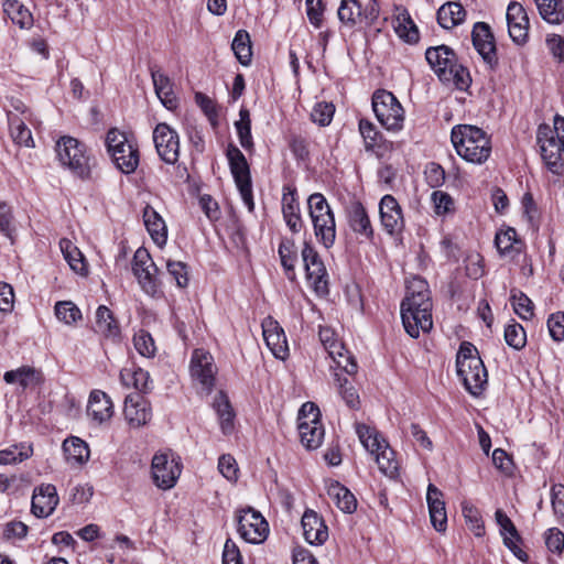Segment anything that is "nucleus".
Returning a JSON list of instances; mask_svg holds the SVG:
<instances>
[{
    "label": "nucleus",
    "mask_w": 564,
    "mask_h": 564,
    "mask_svg": "<svg viewBox=\"0 0 564 564\" xmlns=\"http://www.w3.org/2000/svg\"><path fill=\"white\" fill-rule=\"evenodd\" d=\"M425 58L443 84L453 85L462 91H467L470 87L471 77L468 68L458 63L456 53L449 46L442 44L429 47Z\"/></svg>",
    "instance_id": "obj_1"
},
{
    "label": "nucleus",
    "mask_w": 564,
    "mask_h": 564,
    "mask_svg": "<svg viewBox=\"0 0 564 564\" xmlns=\"http://www.w3.org/2000/svg\"><path fill=\"white\" fill-rule=\"evenodd\" d=\"M451 140L457 154L469 163L482 164L490 156V138L481 128L457 124L452 129Z\"/></svg>",
    "instance_id": "obj_2"
},
{
    "label": "nucleus",
    "mask_w": 564,
    "mask_h": 564,
    "mask_svg": "<svg viewBox=\"0 0 564 564\" xmlns=\"http://www.w3.org/2000/svg\"><path fill=\"white\" fill-rule=\"evenodd\" d=\"M456 368L465 389L474 397L481 395L488 383V373L477 348L471 343L460 344L456 355Z\"/></svg>",
    "instance_id": "obj_3"
},
{
    "label": "nucleus",
    "mask_w": 564,
    "mask_h": 564,
    "mask_svg": "<svg viewBox=\"0 0 564 564\" xmlns=\"http://www.w3.org/2000/svg\"><path fill=\"white\" fill-rule=\"evenodd\" d=\"M431 293L405 295L401 303V318L405 332L417 338L420 332H429L433 326Z\"/></svg>",
    "instance_id": "obj_4"
},
{
    "label": "nucleus",
    "mask_w": 564,
    "mask_h": 564,
    "mask_svg": "<svg viewBox=\"0 0 564 564\" xmlns=\"http://www.w3.org/2000/svg\"><path fill=\"white\" fill-rule=\"evenodd\" d=\"M307 207L315 237L326 249L332 248L336 239V221L327 199L321 193H313L307 198Z\"/></svg>",
    "instance_id": "obj_5"
},
{
    "label": "nucleus",
    "mask_w": 564,
    "mask_h": 564,
    "mask_svg": "<svg viewBox=\"0 0 564 564\" xmlns=\"http://www.w3.org/2000/svg\"><path fill=\"white\" fill-rule=\"evenodd\" d=\"M372 109L382 127L399 131L403 127L404 110L397 97L388 90L378 89L372 96Z\"/></svg>",
    "instance_id": "obj_6"
},
{
    "label": "nucleus",
    "mask_w": 564,
    "mask_h": 564,
    "mask_svg": "<svg viewBox=\"0 0 564 564\" xmlns=\"http://www.w3.org/2000/svg\"><path fill=\"white\" fill-rule=\"evenodd\" d=\"M58 160L80 178H88L90 175L89 158L86 154V147L73 137H62L56 143Z\"/></svg>",
    "instance_id": "obj_7"
},
{
    "label": "nucleus",
    "mask_w": 564,
    "mask_h": 564,
    "mask_svg": "<svg viewBox=\"0 0 564 564\" xmlns=\"http://www.w3.org/2000/svg\"><path fill=\"white\" fill-rule=\"evenodd\" d=\"M297 430L304 447L316 449L321 446L325 432L319 419V410L314 403L306 402L300 409Z\"/></svg>",
    "instance_id": "obj_8"
},
{
    "label": "nucleus",
    "mask_w": 564,
    "mask_h": 564,
    "mask_svg": "<svg viewBox=\"0 0 564 564\" xmlns=\"http://www.w3.org/2000/svg\"><path fill=\"white\" fill-rule=\"evenodd\" d=\"M564 135L555 137L554 131L547 124H541L538 129L536 140L540 145L541 156L547 169L554 174H562L564 167Z\"/></svg>",
    "instance_id": "obj_9"
},
{
    "label": "nucleus",
    "mask_w": 564,
    "mask_h": 564,
    "mask_svg": "<svg viewBox=\"0 0 564 564\" xmlns=\"http://www.w3.org/2000/svg\"><path fill=\"white\" fill-rule=\"evenodd\" d=\"M301 257L307 280L312 284L315 293L317 295H327L329 293L328 274L323 260L311 241H304Z\"/></svg>",
    "instance_id": "obj_10"
},
{
    "label": "nucleus",
    "mask_w": 564,
    "mask_h": 564,
    "mask_svg": "<svg viewBox=\"0 0 564 564\" xmlns=\"http://www.w3.org/2000/svg\"><path fill=\"white\" fill-rule=\"evenodd\" d=\"M153 142L160 159L166 164H175L180 158V137L176 130L160 122L153 130Z\"/></svg>",
    "instance_id": "obj_11"
},
{
    "label": "nucleus",
    "mask_w": 564,
    "mask_h": 564,
    "mask_svg": "<svg viewBox=\"0 0 564 564\" xmlns=\"http://www.w3.org/2000/svg\"><path fill=\"white\" fill-rule=\"evenodd\" d=\"M238 532L249 543H262L268 535L269 527L260 512L252 508L243 509L237 517Z\"/></svg>",
    "instance_id": "obj_12"
},
{
    "label": "nucleus",
    "mask_w": 564,
    "mask_h": 564,
    "mask_svg": "<svg viewBox=\"0 0 564 564\" xmlns=\"http://www.w3.org/2000/svg\"><path fill=\"white\" fill-rule=\"evenodd\" d=\"M132 271L142 289L154 295L159 290V269L147 249L139 248L133 256Z\"/></svg>",
    "instance_id": "obj_13"
},
{
    "label": "nucleus",
    "mask_w": 564,
    "mask_h": 564,
    "mask_svg": "<svg viewBox=\"0 0 564 564\" xmlns=\"http://www.w3.org/2000/svg\"><path fill=\"white\" fill-rule=\"evenodd\" d=\"M152 478L161 489H171L175 486L181 475V465L174 459H169L166 454H155L152 458Z\"/></svg>",
    "instance_id": "obj_14"
},
{
    "label": "nucleus",
    "mask_w": 564,
    "mask_h": 564,
    "mask_svg": "<svg viewBox=\"0 0 564 564\" xmlns=\"http://www.w3.org/2000/svg\"><path fill=\"white\" fill-rule=\"evenodd\" d=\"M473 44L482 59L494 69L498 64L497 50L490 26L485 22H477L471 32Z\"/></svg>",
    "instance_id": "obj_15"
},
{
    "label": "nucleus",
    "mask_w": 564,
    "mask_h": 564,
    "mask_svg": "<svg viewBox=\"0 0 564 564\" xmlns=\"http://www.w3.org/2000/svg\"><path fill=\"white\" fill-rule=\"evenodd\" d=\"M123 414L131 427H141L150 422L152 409L143 395L131 393L126 397Z\"/></svg>",
    "instance_id": "obj_16"
},
{
    "label": "nucleus",
    "mask_w": 564,
    "mask_h": 564,
    "mask_svg": "<svg viewBox=\"0 0 564 564\" xmlns=\"http://www.w3.org/2000/svg\"><path fill=\"white\" fill-rule=\"evenodd\" d=\"M380 220L383 229L391 236L403 230L402 209L392 195H384L379 204Z\"/></svg>",
    "instance_id": "obj_17"
},
{
    "label": "nucleus",
    "mask_w": 564,
    "mask_h": 564,
    "mask_svg": "<svg viewBox=\"0 0 564 564\" xmlns=\"http://www.w3.org/2000/svg\"><path fill=\"white\" fill-rule=\"evenodd\" d=\"M56 487L51 484H42L34 489L31 511L36 518L51 516L58 505Z\"/></svg>",
    "instance_id": "obj_18"
},
{
    "label": "nucleus",
    "mask_w": 564,
    "mask_h": 564,
    "mask_svg": "<svg viewBox=\"0 0 564 564\" xmlns=\"http://www.w3.org/2000/svg\"><path fill=\"white\" fill-rule=\"evenodd\" d=\"M509 35L517 44L525 43L528 39L529 18L519 2L511 1L507 9Z\"/></svg>",
    "instance_id": "obj_19"
},
{
    "label": "nucleus",
    "mask_w": 564,
    "mask_h": 564,
    "mask_svg": "<svg viewBox=\"0 0 564 564\" xmlns=\"http://www.w3.org/2000/svg\"><path fill=\"white\" fill-rule=\"evenodd\" d=\"M349 228L366 240H372L375 236L373 227L365 206L359 202H351L346 209Z\"/></svg>",
    "instance_id": "obj_20"
},
{
    "label": "nucleus",
    "mask_w": 564,
    "mask_h": 564,
    "mask_svg": "<svg viewBox=\"0 0 564 564\" xmlns=\"http://www.w3.org/2000/svg\"><path fill=\"white\" fill-rule=\"evenodd\" d=\"M303 535L307 543L321 545L328 538V529L323 518L312 509H306L301 520Z\"/></svg>",
    "instance_id": "obj_21"
},
{
    "label": "nucleus",
    "mask_w": 564,
    "mask_h": 564,
    "mask_svg": "<svg viewBox=\"0 0 564 564\" xmlns=\"http://www.w3.org/2000/svg\"><path fill=\"white\" fill-rule=\"evenodd\" d=\"M191 375L207 389H210L214 386L215 377L213 356L208 351L203 349H195L193 351Z\"/></svg>",
    "instance_id": "obj_22"
},
{
    "label": "nucleus",
    "mask_w": 564,
    "mask_h": 564,
    "mask_svg": "<svg viewBox=\"0 0 564 564\" xmlns=\"http://www.w3.org/2000/svg\"><path fill=\"white\" fill-rule=\"evenodd\" d=\"M94 332L112 343L121 339L119 323L112 312L105 305L98 306L96 311Z\"/></svg>",
    "instance_id": "obj_23"
},
{
    "label": "nucleus",
    "mask_w": 564,
    "mask_h": 564,
    "mask_svg": "<svg viewBox=\"0 0 564 564\" xmlns=\"http://www.w3.org/2000/svg\"><path fill=\"white\" fill-rule=\"evenodd\" d=\"M426 501L430 511L431 523L438 532H444L447 524V516L443 492L433 484L427 487Z\"/></svg>",
    "instance_id": "obj_24"
},
{
    "label": "nucleus",
    "mask_w": 564,
    "mask_h": 564,
    "mask_svg": "<svg viewBox=\"0 0 564 564\" xmlns=\"http://www.w3.org/2000/svg\"><path fill=\"white\" fill-rule=\"evenodd\" d=\"M3 380L8 384H19L22 391L41 386L44 381L43 372L34 367L22 366L14 370L6 371Z\"/></svg>",
    "instance_id": "obj_25"
},
{
    "label": "nucleus",
    "mask_w": 564,
    "mask_h": 564,
    "mask_svg": "<svg viewBox=\"0 0 564 564\" xmlns=\"http://www.w3.org/2000/svg\"><path fill=\"white\" fill-rule=\"evenodd\" d=\"M87 414L99 424L109 421L113 415V404L110 397L101 390L91 391Z\"/></svg>",
    "instance_id": "obj_26"
},
{
    "label": "nucleus",
    "mask_w": 564,
    "mask_h": 564,
    "mask_svg": "<svg viewBox=\"0 0 564 564\" xmlns=\"http://www.w3.org/2000/svg\"><path fill=\"white\" fill-rule=\"evenodd\" d=\"M495 245L501 257L511 259L522 253L524 249V242L518 238L516 229L511 227L496 234Z\"/></svg>",
    "instance_id": "obj_27"
},
{
    "label": "nucleus",
    "mask_w": 564,
    "mask_h": 564,
    "mask_svg": "<svg viewBox=\"0 0 564 564\" xmlns=\"http://www.w3.org/2000/svg\"><path fill=\"white\" fill-rule=\"evenodd\" d=\"M213 408L217 413L221 432L225 435L231 434L235 427L236 414L224 391L217 392L213 401Z\"/></svg>",
    "instance_id": "obj_28"
},
{
    "label": "nucleus",
    "mask_w": 564,
    "mask_h": 564,
    "mask_svg": "<svg viewBox=\"0 0 564 564\" xmlns=\"http://www.w3.org/2000/svg\"><path fill=\"white\" fill-rule=\"evenodd\" d=\"M151 77L155 94L165 108L172 110L177 106V99L173 91V84L170 78L160 69L151 68Z\"/></svg>",
    "instance_id": "obj_29"
},
{
    "label": "nucleus",
    "mask_w": 564,
    "mask_h": 564,
    "mask_svg": "<svg viewBox=\"0 0 564 564\" xmlns=\"http://www.w3.org/2000/svg\"><path fill=\"white\" fill-rule=\"evenodd\" d=\"M120 381L126 387H133L138 394H145L152 390L150 375L141 368H123L120 371Z\"/></svg>",
    "instance_id": "obj_30"
},
{
    "label": "nucleus",
    "mask_w": 564,
    "mask_h": 564,
    "mask_svg": "<svg viewBox=\"0 0 564 564\" xmlns=\"http://www.w3.org/2000/svg\"><path fill=\"white\" fill-rule=\"evenodd\" d=\"M143 221L151 238L158 243L163 245L166 242L167 229L163 218L150 205L143 209Z\"/></svg>",
    "instance_id": "obj_31"
},
{
    "label": "nucleus",
    "mask_w": 564,
    "mask_h": 564,
    "mask_svg": "<svg viewBox=\"0 0 564 564\" xmlns=\"http://www.w3.org/2000/svg\"><path fill=\"white\" fill-rule=\"evenodd\" d=\"M466 17V11L459 2L449 1L444 3L437 10V22L446 30H451L454 26L460 24Z\"/></svg>",
    "instance_id": "obj_32"
},
{
    "label": "nucleus",
    "mask_w": 564,
    "mask_h": 564,
    "mask_svg": "<svg viewBox=\"0 0 564 564\" xmlns=\"http://www.w3.org/2000/svg\"><path fill=\"white\" fill-rule=\"evenodd\" d=\"M106 145L109 154L111 155L117 150H121L122 152L128 151V164L122 163L127 170L132 169V164L135 162V155L133 152V143L129 142L126 134L120 132L117 129H110L107 132L106 137Z\"/></svg>",
    "instance_id": "obj_33"
},
{
    "label": "nucleus",
    "mask_w": 564,
    "mask_h": 564,
    "mask_svg": "<svg viewBox=\"0 0 564 564\" xmlns=\"http://www.w3.org/2000/svg\"><path fill=\"white\" fill-rule=\"evenodd\" d=\"M327 494L343 512L352 513L356 511L357 500L354 494L338 481L328 487Z\"/></svg>",
    "instance_id": "obj_34"
},
{
    "label": "nucleus",
    "mask_w": 564,
    "mask_h": 564,
    "mask_svg": "<svg viewBox=\"0 0 564 564\" xmlns=\"http://www.w3.org/2000/svg\"><path fill=\"white\" fill-rule=\"evenodd\" d=\"M356 433L366 451L372 455L382 449L383 444H389L375 427L364 423H356Z\"/></svg>",
    "instance_id": "obj_35"
},
{
    "label": "nucleus",
    "mask_w": 564,
    "mask_h": 564,
    "mask_svg": "<svg viewBox=\"0 0 564 564\" xmlns=\"http://www.w3.org/2000/svg\"><path fill=\"white\" fill-rule=\"evenodd\" d=\"M356 433L366 451L372 455L382 449L383 444H389L375 427L364 423H356Z\"/></svg>",
    "instance_id": "obj_36"
},
{
    "label": "nucleus",
    "mask_w": 564,
    "mask_h": 564,
    "mask_svg": "<svg viewBox=\"0 0 564 564\" xmlns=\"http://www.w3.org/2000/svg\"><path fill=\"white\" fill-rule=\"evenodd\" d=\"M541 18L551 24L564 21V0H535Z\"/></svg>",
    "instance_id": "obj_37"
},
{
    "label": "nucleus",
    "mask_w": 564,
    "mask_h": 564,
    "mask_svg": "<svg viewBox=\"0 0 564 564\" xmlns=\"http://www.w3.org/2000/svg\"><path fill=\"white\" fill-rule=\"evenodd\" d=\"M3 11L21 29H28L33 24L31 12L18 0H6L3 2Z\"/></svg>",
    "instance_id": "obj_38"
},
{
    "label": "nucleus",
    "mask_w": 564,
    "mask_h": 564,
    "mask_svg": "<svg viewBox=\"0 0 564 564\" xmlns=\"http://www.w3.org/2000/svg\"><path fill=\"white\" fill-rule=\"evenodd\" d=\"M282 213L283 218L290 230L293 234L300 232L301 229L303 228V220L294 194H291L290 198L286 195L283 196Z\"/></svg>",
    "instance_id": "obj_39"
},
{
    "label": "nucleus",
    "mask_w": 564,
    "mask_h": 564,
    "mask_svg": "<svg viewBox=\"0 0 564 564\" xmlns=\"http://www.w3.org/2000/svg\"><path fill=\"white\" fill-rule=\"evenodd\" d=\"M63 451L68 462L82 464L89 458V448L86 442L72 436L64 441Z\"/></svg>",
    "instance_id": "obj_40"
},
{
    "label": "nucleus",
    "mask_w": 564,
    "mask_h": 564,
    "mask_svg": "<svg viewBox=\"0 0 564 564\" xmlns=\"http://www.w3.org/2000/svg\"><path fill=\"white\" fill-rule=\"evenodd\" d=\"M281 264L289 280H295L294 263L297 260V251L293 240L283 239L279 245Z\"/></svg>",
    "instance_id": "obj_41"
},
{
    "label": "nucleus",
    "mask_w": 564,
    "mask_h": 564,
    "mask_svg": "<svg viewBox=\"0 0 564 564\" xmlns=\"http://www.w3.org/2000/svg\"><path fill=\"white\" fill-rule=\"evenodd\" d=\"M383 448L375 454L376 462L382 474L389 478H395L399 475V463L395 459V452L389 444H383Z\"/></svg>",
    "instance_id": "obj_42"
},
{
    "label": "nucleus",
    "mask_w": 564,
    "mask_h": 564,
    "mask_svg": "<svg viewBox=\"0 0 564 564\" xmlns=\"http://www.w3.org/2000/svg\"><path fill=\"white\" fill-rule=\"evenodd\" d=\"M337 14L339 21L347 26L362 23V8L357 0H341Z\"/></svg>",
    "instance_id": "obj_43"
},
{
    "label": "nucleus",
    "mask_w": 564,
    "mask_h": 564,
    "mask_svg": "<svg viewBox=\"0 0 564 564\" xmlns=\"http://www.w3.org/2000/svg\"><path fill=\"white\" fill-rule=\"evenodd\" d=\"M231 48L241 65L248 66L251 63V40L246 30L237 31L231 43Z\"/></svg>",
    "instance_id": "obj_44"
},
{
    "label": "nucleus",
    "mask_w": 564,
    "mask_h": 564,
    "mask_svg": "<svg viewBox=\"0 0 564 564\" xmlns=\"http://www.w3.org/2000/svg\"><path fill=\"white\" fill-rule=\"evenodd\" d=\"M263 338L276 358H283L286 351V338L284 332L279 326L272 328L263 326Z\"/></svg>",
    "instance_id": "obj_45"
},
{
    "label": "nucleus",
    "mask_w": 564,
    "mask_h": 564,
    "mask_svg": "<svg viewBox=\"0 0 564 564\" xmlns=\"http://www.w3.org/2000/svg\"><path fill=\"white\" fill-rule=\"evenodd\" d=\"M237 134L241 147L249 151L253 149V140L251 135V119L250 112L247 108L242 107L239 111V120L235 122Z\"/></svg>",
    "instance_id": "obj_46"
},
{
    "label": "nucleus",
    "mask_w": 564,
    "mask_h": 564,
    "mask_svg": "<svg viewBox=\"0 0 564 564\" xmlns=\"http://www.w3.org/2000/svg\"><path fill=\"white\" fill-rule=\"evenodd\" d=\"M398 35L410 44L417 43L420 40L419 29L411 19L408 11L398 15V25L395 26Z\"/></svg>",
    "instance_id": "obj_47"
},
{
    "label": "nucleus",
    "mask_w": 564,
    "mask_h": 564,
    "mask_svg": "<svg viewBox=\"0 0 564 564\" xmlns=\"http://www.w3.org/2000/svg\"><path fill=\"white\" fill-rule=\"evenodd\" d=\"M59 245L64 258L68 262L69 267L76 273L83 274L86 271V265L84 262V257L78 248L73 246L68 239H62Z\"/></svg>",
    "instance_id": "obj_48"
},
{
    "label": "nucleus",
    "mask_w": 564,
    "mask_h": 564,
    "mask_svg": "<svg viewBox=\"0 0 564 564\" xmlns=\"http://www.w3.org/2000/svg\"><path fill=\"white\" fill-rule=\"evenodd\" d=\"M514 313L522 319L528 321L533 316L534 305L522 291L513 290L510 297Z\"/></svg>",
    "instance_id": "obj_49"
},
{
    "label": "nucleus",
    "mask_w": 564,
    "mask_h": 564,
    "mask_svg": "<svg viewBox=\"0 0 564 564\" xmlns=\"http://www.w3.org/2000/svg\"><path fill=\"white\" fill-rule=\"evenodd\" d=\"M9 123L11 137L15 143L20 145H25L28 148L34 147L31 130L21 119H19L17 116L10 117Z\"/></svg>",
    "instance_id": "obj_50"
},
{
    "label": "nucleus",
    "mask_w": 564,
    "mask_h": 564,
    "mask_svg": "<svg viewBox=\"0 0 564 564\" xmlns=\"http://www.w3.org/2000/svg\"><path fill=\"white\" fill-rule=\"evenodd\" d=\"M341 345H330L329 355L336 362L338 368H341L347 375H354L357 372V362L354 357L349 354V351L345 350Z\"/></svg>",
    "instance_id": "obj_51"
},
{
    "label": "nucleus",
    "mask_w": 564,
    "mask_h": 564,
    "mask_svg": "<svg viewBox=\"0 0 564 564\" xmlns=\"http://www.w3.org/2000/svg\"><path fill=\"white\" fill-rule=\"evenodd\" d=\"M505 340L508 346L521 350L527 344V334L523 326L514 321L505 327Z\"/></svg>",
    "instance_id": "obj_52"
},
{
    "label": "nucleus",
    "mask_w": 564,
    "mask_h": 564,
    "mask_svg": "<svg viewBox=\"0 0 564 564\" xmlns=\"http://www.w3.org/2000/svg\"><path fill=\"white\" fill-rule=\"evenodd\" d=\"M359 131L365 141V149L367 151H373L380 145L382 134L377 130L373 123L367 119L359 121Z\"/></svg>",
    "instance_id": "obj_53"
},
{
    "label": "nucleus",
    "mask_w": 564,
    "mask_h": 564,
    "mask_svg": "<svg viewBox=\"0 0 564 564\" xmlns=\"http://www.w3.org/2000/svg\"><path fill=\"white\" fill-rule=\"evenodd\" d=\"M337 376L338 391L347 406L351 410L359 409L360 400L354 384L345 377Z\"/></svg>",
    "instance_id": "obj_54"
},
{
    "label": "nucleus",
    "mask_w": 564,
    "mask_h": 564,
    "mask_svg": "<svg viewBox=\"0 0 564 564\" xmlns=\"http://www.w3.org/2000/svg\"><path fill=\"white\" fill-rule=\"evenodd\" d=\"M55 315L65 324H72L82 318L80 310L74 303L67 301L56 303Z\"/></svg>",
    "instance_id": "obj_55"
},
{
    "label": "nucleus",
    "mask_w": 564,
    "mask_h": 564,
    "mask_svg": "<svg viewBox=\"0 0 564 564\" xmlns=\"http://www.w3.org/2000/svg\"><path fill=\"white\" fill-rule=\"evenodd\" d=\"M166 269L169 274L175 280L178 288L188 285V269L186 263L182 261L167 260Z\"/></svg>",
    "instance_id": "obj_56"
},
{
    "label": "nucleus",
    "mask_w": 564,
    "mask_h": 564,
    "mask_svg": "<svg viewBox=\"0 0 564 564\" xmlns=\"http://www.w3.org/2000/svg\"><path fill=\"white\" fill-rule=\"evenodd\" d=\"M335 107L333 104L318 102L314 106L311 118L313 122L318 123L321 127L328 126L333 119Z\"/></svg>",
    "instance_id": "obj_57"
},
{
    "label": "nucleus",
    "mask_w": 564,
    "mask_h": 564,
    "mask_svg": "<svg viewBox=\"0 0 564 564\" xmlns=\"http://www.w3.org/2000/svg\"><path fill=\"white\" fill-rule=\"evenodd\" d=\"M551 503L558 522L564 525V485L555 484L552 486Z\"/></svg>",
    "instance_id": "obj_58"
},
{
    "label": "nucleus",
    "mask_w": 564,
    "mask_h": 564,
    "mask_svg": "<svg viewBox=\"0 0 564 564\" xmlns=\"http://www.w3.org/2000/svg\"><path fill=\"white\" fill-rule=\"evenodd\" d=\"M30 454H31L30 447L19 448L18 446H12L10 448L0 451V465H8V464L23 462L24 459L29 458Z\"/></svg>",
    "instance_id": "obj_59"
},
{
    "label": "nucleus",
    "mask_w": 564,
    "mask_h": 564,
    "mask_svg": "<svg viewBox=\"0 0 564 564\" xmlns=\"http://www.w3.org/2000/svg\"><path fill=\"white\" fill-rule=\"evenodd\" d=\"M13 220L14 217L11 206L0 200V232L10 239L13 238L14 232Z\"/></svg>",
    "instance_id": "obj_60"
},
{
    "label": "nucleus",
    "mask_w": 564,
    "mask_h": 564,
    "mask_svg": "<svg viewBox=\"0 0 564 564\" xmlns=\"http://www.w3.org/2000/svg\"><path fill=\"white\" fill-rule=\"evenodd\" d=\"M133 341L134 347L140 355L144 357H151L154 355V340L148 332L141 330L139 334L134 335Z\"/></svg>",
    "instance_id": "obj_61"
},
{
    "label": "nucleus",
    "mask_w": 564,
    "mask_h": 564,
    "mask_svg": "<svg viewBox=\"0 0 564 564\" xmlns=\"http://www.w3.org/2000/svg\"><path fill=\"white\" fill-rule=\"evenodd\" d=\"M495 518L500 528V533L503 536V539L511 535L517 541H522L520 534L518 533L516 525L513 524L511 519L501 509H498L495 512Z\"/></svg>",
    "instance_id": "obj_62"
},
{
    "label": "nucleus",
    "mask_w": 564,
    "mask_h": 564,
    "mask_svg": "<svg viewBox=\"0 0 564 564\" xmlns=\"http://www.w3.org/2000/svg\"><path fill=\"white\" fill-rule=\"evenodd\" d=\"M424 174L427 184L433 188L442 186L445 182V171L435 162H430L426 165Z\"/></svg>",
    "instance_id": "obj_63"
},
{
    "label": "nucleus",
    "mask_w": 564,
    "mask_h": 564,
    "mask_svg": "<svg viewBox=\"0 0 564 564\" xmlns=\"http://www.w3.org/2000/svg\"><path fill=\"white\" fill-rule=\"evenodd\" d=\"M547 327L551 337L555 341H561L564 339V313L556 312L551 314L547 319Z\"/></svg>",
    "instance_id": "obj_64"
}]
</instances>
